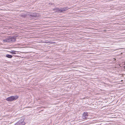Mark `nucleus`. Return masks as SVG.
I'll list each match as a JSON object with an SVG mask.
<instances>
[{
  "mask_svg": "<svg viewBox=\"0 0 125 125\" xmlns=\"http://www.w3.org/2000/svg\"><path fill=\"white\" fill-rule=\"evenodd\" d=\"M19 98L17 95L12 96L9 97L6 99L7 101H12L16 100Z\"/></svg>",
  "mask_w": 125,
  "mask_h": 125,
  "instance_id": "obj_1",
  "label": "nucleus"
},
{
  "mask_svg": "<svg viewBox=\"0 0 125 125\" xmlns=\"http://www.w3.org/2000/svg\"><path fill=\"white\" fill-rule=\"evenodd\" d=\"M18 122L20 125H25L26 123L24 121V119H21L19 120Z\"/></svg>",
  "mask_w": 125,
  "mask_h": 125,
  "instance_id": "obj_2",
  "label": "nucleus"
},
{
  "mask_svg": "<svg viewBox=\"0 0 125 125\" xmlns=\"http://www.w3.org/2000/svg\"><path fill=\"white\" fill-rule=\"evenodd\" d=\"M69 8H68L67 7L63 8H61V9H59V8H57L56 9V10H59L60 12H62L63 11L65 10H68L69 9Z\"/></svg>",
  "mask_w": 125,
  "mask_h": 125,
  "instance_id": "obj_3",
  "label": "nucleus"
},
{
  "mask_svg": "<svg viewBox=\"0 0 125 125\" xmlns=\"http://www.w3.org/2000/svg\"><path fill=\"white\" fill-rule=\"evenodd\" d=\"M88 116V114L87 112H84L83 115V117L85 119H86L87 116Z\"/></svg>",
  "mask_w": 125,
  "mask_h": 125,
  "instance_id": "obj_4",
  "label": "nucleus"
},
{
  "mask_svg": "<svg viewBox=\"0 0 125 125\" xmlns=\"http://www.w3.org/2000/svg\"><path fill=\"white\" fill-rule=\"evenodd\" d=\"M6 57L9 58H11L12 57V56L9 54H7L6 55Z\"/></svg>",
  "mask_w": 125,
  "mask_h": 125,
  "instance_id": "obj_5",
  "label": "nucleus"
},
{
  "mask_svg": "<svg viewBox=\"0 0 125 125\" xmlns=\"http://www.w3.org/2000/svg\"><path fill=\"white\" fill-rule=\"evenodd\" d=\"M16 52V51H12L11 52H10L12 53L13 54H16V53L15 52Z\"/></svg>",
  "mask_w": 125,
  "mask_h": 125,
  "instance_id": "obj_6",
  "label": "nucleus"
},
{
  "mask_svg": "<svg viewBox=\"0 0 125 125\" xmlns=\"http://www.w3.org/2000/svg\"><path fill=\"white\" fill-rule=\"evenodd\" d=\"M14 125H19V123L18 121Z\"/></svg>",
  "mask_w": 125,
  "mask_h": 125,
  "instance_id": "obj_7",
  "label": "nucleus"
},
{
  "mask_svg": "<svg viewBox=\"0 0 125 125\" xmlns=\"http://www.w3.org/2000/svg\"><path fill=\"white\" fill-rule=\"evenodd\" d=\"M3 41L5 42H8V40L7 39H5L3 40Z\"/></svg>",
  "mask_w": 125,
  "mask_h": 125,
  "instance_id": "obj_8",
  "label": "nucleus"
}]
</instances>
